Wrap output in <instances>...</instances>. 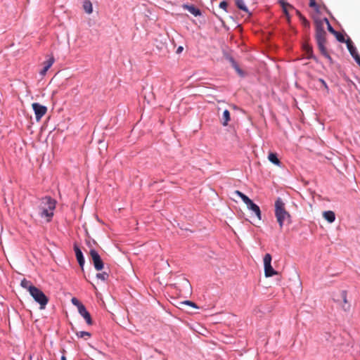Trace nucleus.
Masks as SVG:
<instances>
[{"label": "nucleus", "instance_id": "f03ea898", "mask_svg": "<svg viewBox=\"0 0 360 360\" xmlns=\"http://www.w3.org/2000/svg\"><path fill=\"white\" fill-rule=\"evenodd\" d=\"M56 200L51 196H45L41 199L39 206V215L41 218L46 217L48 222L51 221L53 217V211L56 209Z\"/></svg>", "mask_w": 360, "mask_h": 360}, {"label": "nucleus", "instance_id": "0eeeda50", "mask_svg": "<svg viewBox=\"0 0 360 360\" xmlns=\"http://www.w3.org/2000/svg\"><path fill=\"white\" fill-rule=\"evenodd\" d=\"M32 109L34 112L35 118L39 122L41 117L46 113L47 108L39 103H33L32 104Z\"/></svg>", "mask_w": 360, "mask_h": 360}, {"label": "nucleus", "instance_id": "7ed1b4c3", "mask_svg": "<svg viewBox=\"0 0 360 360\" xmlns=\"http://www.w3.org/2000/svg\"><path fill=\"white\" fill-rule=\"evenodd\" d=\"M275 216L281 229L286 222L288 224H291V215L285 210V203L281 198H278L275 202Z\"/></svg>", "mask_w": 360, "mask_h": 360}, {"label": "nucleus", "instance_id": "a19ab883", "mask_svg": "<svg viewBox=\"0 0 360 360\" xmlns=\"http://www.w3.org/2000/svg\"><path fill=\"white\" fill-rule=\"evenodd\" d=\"M348 85L349 86H354V87H356V84L354 83V82H352V80L349 79L348 80Z\"/></svg>", "mask_w": 360, "mask_h": 360}, {"label": "nucleus", "instance_id": "4468645a", "mask_svg": "<svg viewBox=\"0 0 360 360\" xmlns=\"http://www.w3.org/2000/svg\"><path fill=\"white\" fill-rule=\"evenodd\" d=\"M278 4L282 7L283 11L284 14L285 15V16L288 18H290V15H289L288 11V8H290L292 9H295V8L293 7V6H292L290 4H288L285 0H278Z\"/></svg>", "mask_w": 360, "mask_h": 360}, {"label": "nucleus", "instance_id": "c756f323", "mask_svg": "<svg viewBox=\"0 0 360 360\" xmlns=\"http://www.w3.org/2000/svg\"><path fill=\"white\" fill-rule=\"evenodd\" d=\"M76 335L79 338H84L85 336H87L89 338L91 336V334L89 332H86V331H79V332H76Z\"/></svg>", "mask_w": 360, "mask_h": 360}, {"label": "nucleus", "instance_id": "cd10ccee", "mask_svg": "<svg viewBox=\"0 0 360 360\" xmlns=\"http://www.w3.org/2000/svg\"><path fill=\"white\" fill-rule=\"evenodd\" d=\"M300 20L304 29L309 30L310 22L305 17H301Z\"/></svg>", "mask_w": 360, "mask_h": 360}, {"label": "nucleus", "instance_id": "2eb2a0df", "mask_svg": "<svg viewBox=\"0 0 360 360\" xmlns=\"http://www.w3.org/2000/svg\"><path fill=\"white\" fill-rule=\"evenodd\" d=\"M184 307H191L194 309H199V307H198L195 302L190 300H184L179 302V305L177 306L178 308L184 310Z\"/></svg>", "mask_w": 360, "mask_h": 360}, {"label": "nucleus", "instance_id": "5701e85b", "mask_svg": "<svg viewBox=\"0 0 360 360\" xmlns=\"http://www.w3.org/2000/svg\"><path fill=\"white\" fill-rule=\"evenodd\" d=\"M234 194L236 195L237 196L240 197L241 198V200H243V202L246 205L249 200H250L248 196H247L246 195H245L243 193H242L241 191H234Z\"/></svg>", "mask_w": 360, "mask_h": 360}, {"label": "nucleus", "instance_id": "ddd939ff", "mask_svg": "<svg viewBox=\"0 0 360 360\" xmlns=\"http://www.w3.org/2000/svg\"><path fill=\"white\" fill-rule=\"evenodd\" d=\"M346 44L347 48L353 58H354L356 56H359L357 52L356 48L354 46L352 41L349 37H348V39H347Z\"/></svg>", "mask_w": 360, "mask_h": 360}, {"label": "nucleus", "instance_id": "58836bf2", "mask_svg": "<svg viewBox=\"0 0 360 360\" xmlns=\"http://www.w3.org/2000/svg\"><path fill=\"white\" fill-rule=\"evenodd\" d=\"M319 20L322 22L323 25V22H326V25L330 23V22L327 18H324L322 20Z\"/></svg>", "mask_w": 360, "mask_h": 360}, {"label": "nucleus", "instance_id": "39448f33", "mask_svg": "<svg viewBox=\"0 0 360 360\" xmlns=\"http://www.w3.org/2000/svg\"><path fill=\"white\" fill-rule=\"evenodd\" d=\"M271 259L272 257L269 253H266L264 257V275L266 277H271L278 274V272L274 270L271 266Z\"/></svg>", "mask_w": 360, "mask_h": 360}, {"label": "nucleus", "instance_id": "20e7f679", "mask_svg": "<svg viewBox=\"0 0 360 360\" xmlns=\"http://www.w3.org/2000/svg\"><path fill=\"white\" fill-rule=\"evenodd\" d=\"M30 295L33 297L34 301L39 304L40 309H44L49 302V297L44 293V292L36 288H31Z\"/></svg>", "mask_w": 360, "mask_h": 360}, {"label": "nucleus", "instance_id": "6e6552de", "mask_svg": "<svg viewBox=\"0 0 360 360\" xmlns=\"http://www.w3.org/2000/svg\"><path fill=\"white\" fill-rule=\"evenodd\" d=\"M73 249H74V251L75 253V256H76L77 262H78L79 266L82 268V269L84 270V265L85 263V259H84V255L82 252V250L76 243L74 244Z\"/></svg>", "mask_w": 360, "mask_h": 360}, {"label": "nucleus", "instance_id": "6ab92c4d", "mask_svg": "<svg viewBox=\"0 0 360 360\" xmlns=\"http://www.w3.org/2000/svg\"><path fill=\"white\" fill-rule=\"evenodd\" d=\"M340 297L344 302V304L342 305V309L345 311H347L349 309L350 305L347 303V291L346 290H342L340 292Z\"/></svg>", "mask_w": 360, "mask_h": 360}, {"label": "nucleus", "instance_id": "412c9836", "mask_svg": "<svg viewBox=\"0 0 360 360\" xmlns=\"http://www.w3.org/2000/svg\"><path fill=\"white\" fill-rule=\"evenodd\" d=\"M222 120H223L222 125L224 127L227 126L228 122L231 120L230 112L229 110L226 109L224 110L223 114H222Z\"/></svg>", "mask_w": 360, "mask_h": 360}, {"label": "nucleus", "instance_id": "7c9ffc66", "mask_svg": "<svg viewBox=\"0 0 360 360\" xmlns=\"http://www.w3.org/2000/svg\"><path fill=\"white\" fill-rule=\"evenodd\" d=\"M55 61V59L53 56L50 57L49 59H47L46 61L44 62V66H46L49 68H50L52 65L53 64Z\"/></svg>", "mask_w": 360, "mask_h": 360}, {"label": "nucleus", "instance_id": "9d476101", "mask_svg": "<svg viewBox=\"0 0 360 360\" xmlns=\"http://www.w3.org/2000/svg\"><path fill=\"white\" fill-rule=\"evenodd\" d=\"M246 205L250 210H252L255 214V215L259 220L262 219V213L259 207L257 204H255L251 199L246 204Z\"/></svg>", "mask_w": 360, "mask_h": 360}, {"label": "nucleus", "instance_id": "9b49d317", "mask_svg": "<svg viewBox=\"0 0 360 360\" xmlns=\"http://www.w3.org/2000/svg\"><path fill=\"white\" fill-rule=\"evenodd\" d=\"M79 314L85 319L86 323L88 325H92L93 321L89 312L86 310L85 306L80 307L79 309H78Z\"/></svg>", "mask_w": 360, "mask_h": 360}, {"label": "nucleus", "instance_id": "b1692460", "mask_svg": "<svg viewBox=\"0 0 360 360\" xmlns=\"http://www.w3.org/2000/svg\"><path fill=\"white\" fill-rule=\"evenodd\" d=\"M333 34L335 37L336 39L339 42L346 44L347 39H345V36L342 33L335 31Z\"/></svg>", "mask_w": 360, "mask_h": 360}, {"label": "nucleus", "instance_id": "79ce46f5", "mask_svg": "<svg viewBox=\"0 0 360 360\" xmlns=\"http://www.w3.org/2000/svg\"><path fill=\"white\" fill-rule=\"evenodd\" d=\"M183 49H183V47H182V46H179V47L177 48L176 53H181V52L183 51Z\"/></svg>", "mask_w": 360, "mask_h": 360}, {"label": "nucleus", "instance_id": "aec40b11", "mask_svg": "<svg viewBox=\"0 0 360 360\" xmlns=\"http://www.w3.org/2000/svg\"><path fill=\"white\" fill-rule=\"evenodd\" d=\"M20 285L22 288L27 290L30 293L31 288H36V286L33 285L31 281L27 280L26 278H23L20 282Z\"/></svg>", "mask_w": 360, "mask_h": 360}, {"label": "nucleus", "instance_id": "4c0bfd02", "mask_svg": "<svg viewBox=\"0 0 360 360\" xmlns=\"http://www.w3.org/2000/svg\"><path fill=\"white\" fill-rule=\"evenodd\" d=\"M295 13L296 15L298 16L299 19L300 20L301 19V17H304L302 13L301 12L297 10V9H295Z\"/></svg>", "mask_w": 360, "mask_h": 360}, {"label": "nucleus", "instance_id": "a211bd4d", "mask_svg": "<svg viewBox=\"0 0 360 360\" xmlns=\"http://www.w3.org/2000/svg\"><path fill=\"white\" fill-rule=\"evenodd\" d=\"M82 7L88 14H91L93 12V6L90 0H84Z\"/></svg>", "mask_w": 360, "mask_h": 360}, {"label": "nucleus", "instance_id": "423d86ee", "mask_svg": "<svg viewBox=\"0 0 360 360\" xmlns=\"http://www.w3.org/2000/svg\"><path fill=\"white\" fill-rule=\"evenodd\" d=\"M89 254L95 269L96 271H101L104 268V262L98 252L94 248H91Z\"/></svg>", "mask_w": 360, "mask_h": 360}, {"label": "nucleus", "instance_id": "72a5a7b5", "mask_svg": "<svg viewBox=\"0 0 360 360\" xmlns=\"http://www.w3.org/2000/svg\"><path fill=\"white\" fill-rule=\"evenodd\" d=\"M219 6L220 8H222L225 11H227L226 9H227V7H228V3L226 1H222L221 2H220Z\"/></svg>", "mask_w": 360, "mask_h": 360}, {"label": "nucleus", "instance_id": "f257e3e1", "mask_svg": "<svg viewBox=\"0 0 360 360\" xmlns=\"http://www.w3.org/2000/svg\"><path fill=\"white\" fill-rule=\"evenodd\" d=\"M327 33L323 27L322 22L320 20L315 21V39L318 49L321 54L324 56L329 62L330 65L333 64L334 60L330 56L326 44Z\"/></svg>", "mask_w": 360, "mask_h": 360}, {"label": "nucleus", "instance_id": "1a4fd4ad", "mask_svg": "<svg viewBox=\"0 0 360 360\" xmlns=\"http://www.w3.org/2000/svg\"><path fill=\"white\" fill-rule=\"evenodd\" d=\"M303 51L307 55V59H311L316 63H319V58L314 54L313 48L309 44H304L302 46Z\"/></svg>", "mask_w": 360, "mask_h": 360}, {"label": "nucleus", "instance_id": "e433bc0d", "mask_svg": "<svg viewBox=\"0 0 360 360\" xmlns=\"http://www.w3.org/2000/svg\"><path fill=\"white\" fill-rule=\"evenodd\" d=\"M49 69V68L44 66L43 69L39 72L40 75H45Z\"/></svg>", "mask_w": 360, "mask_h": 360}, {"label": "nucleus", "instance_id": "f8f14e48", "mask_svg": "<svg viewBox=\"0 0 360 360\" xmlns=\"http://www.w3.org/2000/svg\"><path fill=\"white\" fill-rule=\"evenodd\" d=\"M182 7L195 17L200 16L202 14L201 11L193 4H185L182 5Z\"/></svg>", "mask_w": 360, "mask_h": 360}, {"label": "nucleus", "instance_id": "f3484780", "mask_svg": "<svg viewBox=\"0 0 360 360\" xmlns=\"http://www.w3.org/2000/svg\"><path fill=\"white\" fill-rule=\"evenodd\" d=\"M269 160L273 163L275 165L281 166V161L278 158V155L276 153H270L268 155Z\"/></svg>", "mask_w": 360, "mask_h": 360}, {"label": "nucleus", "instance_id": "37998d69", "mask_svg": "<svg viewBox=\"0 0 360 360\" xmlns=\"http://www.w3.org/2000/svg\"><path fill=\"white\" fill-rule=\"evenodd\" d=\"M60 360H66V357H65L64 355H63V356H61Z\"/></svg>", "mask_w": 360, "mask_h": 360}, {"label": "nucleus", "instance_id": "c9c22d12", "mask_svg": "<svg viewBox=\"0 0 360 360\" xmlns=\"http://www.w3.org/2000/svg\"><path fill=\"white\" fill-rule=\"evenodd\" d=\"M319 81L321 83V84L324 86V88L328 91V86L326 81L323 79H319Z\"/></svg>", "mask_w": 360, "mask_h": 360}, {"label": "nucleus", "instance_id": "ea45409f", "mask_svg": "<svg viewBox=\"0 0 360 360\" xmlns=\"http://www.w3.org/2000/svg\"><path fill=\"white\" fill-rule=\"evenodd\" d=\"M86 245H87V246L90 248V250H91V248H92V242H91V240H86Z\"/></svg>", "mask_w": 360, "mask_h": 360}, {"label": "nucleus", "instance_id": "4be33fe9", "mask_svg": "<svg viewBox=\"0 0 360 360\" xmlns=\"http://www.w3.org/2000/svg\"><path fill=\"white\" fill-rule=\"evenodd\" d=\"M236 6L241 11H243L246 13H249V10L248 7L245 6L243 0H235Z\"/></svg>", "mask_w": 360, "mask_h": 360}, {"label": "nucleus", "instance_id": "f704fd0d", "mask_svg": "<svg viewBox=\"0 0 360 360\" xmlns=\"http://www.w3.org/2000/svg\"><path fill=\"white\" fill-rule=\"evenodd\" d=\"M327 30L328 31L331 33L332 34L336 31L333 26L330 25V23L327 25Z\"/></svg>", "mask_w": 360, "mask_h": 360}, {"label": "nucleus", "instance_id": "c85d7f7f", "mask_svg": "<svg viewBox=\"0 0 360 360\" xmlns=\"http://www.w3.org/2000/svg\"><path fill=\"white\" fill-rule=\"evenodd\" d=\"M182 285L187 291H191V285L186 278L182 279Z\"/></svg>", "mask_w": 360, "mask_h": 360}, {"label": "nucleus", "instance_id": "dca6fc26", "mask_svg": "<svg viewBox=\"0 0 360 360\" xmlns=\"http://www.w3.org/2000/svg\"><path fill=\"white\" fill-rule=\"evenodd\" d=\"M324 219L329 223H333L335 220V214L334 212L328 210L323 212Z\"/></svg>", "mask_w": 360, "mask_h": 360}, {"label": "nucleus", "instance_id": "a878e982", "mask_svg": "<svg viewBox=\"0 0 360 360\" xmlns=\"http://www.w3.org/2000/svg\"><path fill=\"white\" fill-rule=\"evenodd\" d=\"M232 68L241 77H244L245 76V72L239 67L237 63L234 64V65Z\"/></svg>", "mask_w": 360, "mask_h": 360}, {"label": "nucleus", "instance_id": "c03bdc74", "mask_svg": "<svg viewBox=\"0 0 360 360\" xmlns=\"http://www.w3.org/2000/svg\"><path fill=\"white\" fill-rule=\"evenodd\" d=\"M92 243L96 244V242L93 239V240H92Z\"/></svg>", "mask_w": 360, "mask_h": 360}, {"label": "nucleus", "instance_id": "bb28decb", "mask_svg": "<svg viewBox=\"0 0 360 360\" xmlns=\"http://www.w3.org/2000/svg\"><path fill=\"white\" fill-rule=\"evenodd\" d=\"M309 7L313 8L316 13H320L319 6L316 4L315 0H309Z\"/></svg>", "mask_w": 360, "mask_h": 360}, {"label": "nucleus", "instance_id": "2f4dec72", "mask_svg": "<svg viewBox=\"0 0 360 360\" xmlns=\"http://www.w3.org/2000/svg\"><path fill=\"white\" fill-rule=\"evenodd\" d=\"M71 302L73 305L77 307V309H79L80 307H83L84 304L76 297H72L71 300Z\"/></svg>", "mask_w": 360, "mask_h": 360}, {"label": "nucleus", "instance_id": "393cba45", "mask_svg": "<svg viewBox=\"0 0 360 360\" xmlns=\"http://www.w3.org/2000/svg\"><path fill=\"white\" fill-rule=\"evenodd\" d=\"M96 277L98 279L105 281L109 278V274L107 272L103 271L102 273L96 274Z\"/></svg>", "mask_w": 360, "mask_h": 360}, {"label": "nucleus", "instance_id": "473e14b6", "mask_svg": "<svg viewBox=\"0 0 360 360\" xmlns=\"http://www.w3.org/2000/svg\"><path fill=\"white\" fill-rule=\"evenodd\" d=\"M225 58L231 63V66L233 67L234 64H236L237 62L235 60V59L229 54L226 53L224 55Z\"/></svg>", "mask_w": 360, "mask_h": 360}]
</instances>
